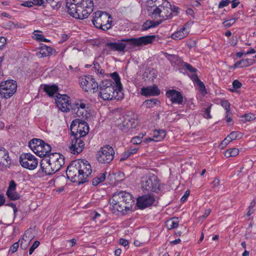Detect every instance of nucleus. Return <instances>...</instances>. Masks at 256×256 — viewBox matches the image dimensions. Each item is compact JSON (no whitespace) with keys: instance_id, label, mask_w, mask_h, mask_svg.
<instances>
[{"instance_id":"f257e3e1","label":"nucleus","mask_w":256,"mask_h":256,"mask_svg":"<svg viewBox=\"0 0 256 256\" xmlns=\"http://www.w3.org/2000/svg\"><path fill=\"white\" fill-rule=\"evenodd\" d=\"M92 172V167L85 160H76L72 161L66 169L68 178L78 184L88 182Z\"/></svg>"},{"instance_id":"f03ea898","label":"nucleus","mask_w":256,"mask_h":256,"mask_svg":"<svg viewBox=\"0 0 256 256\" xmlns=\"http://www.w3.org/2000/svg\"><path fill=\"white\" fill-rule=\"evenodd\" d=\"M93 0H66V8L73 18L83 20L93 11Z\"/></svg>"},{"instance_id":"7ed1b4c3","label":"nucleus","mask_w":256,"mask_h":256,"mask_svg":"<svg viewBox=\"0 0 256 256\" xmlns=\"http://www.w3.org/2000/svg\"><path fill=\"white\" fill-rule=\"evenodd\" d=\"M156 36H146L138 38H124L118 42H108L106 47L113 51L122 52L126 47L124 42H127L130 45L134 46H140L151 44L156 38Z\"/></svg>"},{"instance_id":"20e7f679","label":"nucleus","mask_w":256,"mask_h":256,"mask_svg":"<svg viewBox=\"0 0 256 256\" xmlns=\"http://www.w3.org/2000/svg\"><path fill=\"white\" fill-rule=\"evenodd\" d=\"M152 6H148L147 10L149 14L168 20L172 18V8L170 4L166 0H150L148 2Z\"/></svg>"},{"instance_id":"39448f33","label":"nucleus","mask_w":256,"mask_h":256,"mask_svg":"<svg viewBox=\"0 0 256 256\" xmlns=\"http://www.w3.org/2000/svg\"><path fill=\"white\" fill-rule=\"evenodd\" d=\"M113 84V82L111 80H104L99 85V96L104 100H108L116 98L119 91Z\"/></svg>"},{"instance_id":"423d86ee","label":"nucleus","mask_w":256,"mask_h":256,"mask_svg":"<svg viewBox=\"0 0 256 256\" xmlns=\"http://www.w3.org/2000/svg\"><path fill=\"white\" fill-rule=\"evenodd\" d=\"M114 154L113 148L110 145H106L97 152L96 158L100 163L109 164L114 160Z\"/></svg>"},{"instance_id":"0eeeda50","label":"nucleus","mask_w":256,"mask_h":256,"mask_svg":"<svg viewBox=\"0 0 256 256\" xmlns=\"http://www.w3.org/2000/svg\"><path fill=\"white\" fill-rule=\"evenodd\" d=\"M17 84L16 81L8 80L0 82V96L2 98H8L16 92Z\"/></svg>"},{"instance_id":"6e6552de","label":"nucleus","mask_w":256,"mask_h":256,"mask_svg":"<svg viewBox=\"0 0 256 256\" xmlns=\"http://www.w3.org/2000/svg\"><path fill=\"white\" fill-rule=\"evenodd\" d=\"M72 134H77L78 136L84 138L89 132V126L84 120L80 119L74 120L70 126Z\"/></svg>"},{"instance_id":"1a4fd4ad","label":"nucleus","mask_w":256,"mask_h":256,"mask_svg":"<svg viewBox=\"0 0 256 256\" xmlns=\"http://www.w3.org/2000/svg\"><path fill=\"white\" fill-rule=\"evenodd\" d=\"M142 188L145 192H156L160 189V184L157 180L156 177L152 176H144L141 182Z\"/></svg>"},{"instance_id":"9d476101","label":"nucleus","mask_w":256,"mask_h":256,"mask_svg":"<svg viewBox=\"0 0 256 256\" xmlns=\"http://www.w3.org/2000/svg\"><path fill=\"white\" fill-rule=\"evenodd\" d=\"M20 162L23 168L30 170L35 169L38 164L36 158L30 153L22 154L20 156Z\"/></svg>"},{"instance_id":"9b49d317","label":"nucleus","mask_w":256,"mask_h":256,"mask_svg":"<svg viewBox=\"0 0 256 256\" xmlns=\"http://www.w3.org/2000/svg\"><path fill=\"white\" fill-rule=\"evenodd\" d=\"M109 203L110 204V208L114 210V212L117 211L122 212L123 214H124V211L127 212L130 210H127L126 204L122 200H121L120 196L116 194V192H115L112 198L110 199Z\"/></svg>"},{"instance_id":"f8f14e48","label":"nucleus","mask_w":256,"mask_h":256,"mask_svg":"<svg viewBox=\"0 0 256 256\" xmlns=\"http://www.w3.org/2000/svg\"><path fill=\"white\" fill-rule=\"evenodd\" d=\"M70 141L69 148L71 153L75 154L82 152L84 146V138L78 136L77 134H72Z\"/></svg>"},{"instance_id":"ddd939ff","label":"nucleus","mask_w":256,"mask_h":256,"mask_svg":"<svg viewBox=\"0 0 256 256\" xmlns=\"http://www.w3.org/2000/svg\"><path fill=\"white\" fill-rule=\"evenodd\" d=\"M80 84L82 88L86 92H91L92 90H93V92H94L99 88L98 82L90 76H86L84 78H82Z\"/></svg>"},{"instance_id":"4468645a","label":"nucleus","mask_w":256,"mask_h":256,"mask_svg":"<svg viewBox=\"0 0 256 256\" xmlns=\"http://www.w3.org/2000/svg\"><path fill=\"white\" fill-rule=\"evenodd\" d=\"M70 98L66 94H58L56 103L58 108L63 112H68L71 110L72 104L70 102Z\"/></svg>"},{"instance_id":"2eb2a0df","label":"nucleus","mask_w":256,"mask_h":256,"mask_svg":"<svg viewBox=\"0 0 256 256\" xmlns=\"http://www.w3.org/2000/svg\"><path fill=\"white\" fill-rule=\"evenodd\" d=\"M47 157L50 162L52 166H53V170H55L54 171H56V172L64 164V156L59 153L50 154Z\"/></svg>"},{"instance_id":"dca6fc26","label":"nucleus","mask_w":256,"mask_h":256,"mask_svg":"<svg viewBox=\"0 0 256 256\" xmlns=\"http://www.w3.org/2000/svg\"><path fill=\"white\" fill-rule=\"evenodd\" d=\"M112 18V16L109 14L98 10L94 13L92 22L94 26L98 28L102 26L104 24H106L108 20Z\"/></svg>"},{"instance_id":"f3484780","label":"nucleus","mask_w":256,"mask_h":256,"mask_svg":"<svg viewBox=\"0 0 256 256\" xmlns=\"http://www.w3.org/2000/svg\"><path fill=\"white\" fill-rule=\"evenodd\" d=\"M71 110L78 117H87V111L86 110V104L82 100H78L72 105Z\"/></svg>"},{"instance_id":"a211bd4d","label":"nucleus","mask_w":256,"mask_h":256,"mask_svg":"<svg viewBox=\"0 0 256 256\" xmlns=\"http://www.w3.org/2000/svg\"><path fill=\"white\" fill-rule=\"evenodd\" d=\"M166 96L173 104L181 105L183 104L184 98L180 92L175 90H170L166 92Z\"/></svg>"},{"instance_id":"6ab92c4d","label":"nucleus","mask_w":256,"mask_h":256,"mask_svg":"<svg viewBox=\"0 0 256 256\" xmlns=\"http://www.w3.org/2000/svg\"><path fill=\"white\" fill-rule=\"evenodd\" d=\"M155 199L150 194H146L138 197L137 199V206L141 208H144L154 204Z\"/></svg>"},{"instance_id":"aec40b11","label":"nucleus","mask_w":256,"mask_h":256,"mask_svg":"<svg viewBox=\"0 0 256 256\" xmlns=\"http://www.w3.org/2000/svg\"><path fill=\"white\" fill-rule=\"evenodd\" d=\"M11 164L8 151L3 147H0V170L6 168Z\"/></svg>"},{"instance_id":"412c9836","label":"nucleus","mask_w":256,"mask_h":256,"mask_svg":"<svg viewBox=\"0 0 256 256\" xmlns=\"http://www.w3.org/2000/svg\"><path fill=\"white\" fill-rule=\"evenodd\" d=\"M116 194L120 196L121 200L124 201L126 204L127 210H132L134 202V198L132 195L125 191H120L118 193L116 192Z\"/></svg>"},{"instance_id":"4be33fe9","label":"nucleus","mask_w":256,"mask_h":256,"mask_svg":"<svg viewBox=\"0 0 256 256\" xmlns=\"http://www.w3.org/2000/svg\"><path fill=\"white\" fill-rule=\"evenodd\" d=\"M141 94L146 97L157 96L160 94V90L156 84L152 86L144 87L141 89Z\"/></svg>"},{"instance_id":"5701e85b","label":"nucleus","mask_w":256,"mask_h":256,"mask_svg":"<svg viewBox=\"0 0 256 256\" xmlns=\"http://www.w3.org/2000/svg\"><path fill=\"white\" fill-rule=\"evenodd\" d=\"M50 163L48 157L44 158L40 162L41 170L46 174L51 175L56 172L55 170H53V166Z\"/></svg>"},{"instance_id":"b1692460","label":"nucleus","mask_w":256,"mask_h":256,"mask_svg":"<svg viewBox=\"0 0 256 256\" xmlns=\"http://www.w3.org/2000/svg\"><path fill=\"white\" fill-rule=\"evenodd\" d=\"M39 148H38V150H36V154L40 157H47L48 154L50 152L52 148L50 145L46 143L44 141L43 144H41Z\"/></svg>"},{"instance_id":"393cba45","label":"nucleus","mask_w":256,"mask_h":256,"mask_svg":"<svg viewBox=\"0 0 256 256\" xmlns=\"http://www.w3.org/2000/svg\"><path fill=\"white\" fill-rule=\"evenodd\" d=\"M55 52V50L52 48L44 45L40 48L36 54L38 57L42 58L51 55Z\"/></svg>"},{"instance_id":"a878e982","label":"nucleus","mask_w":256,"mask_h":256,"mask_svg":"<svg viewBox=\"0 0 256 256\" xmlns=\"http://www.w3.org/2000/svg\"><path fill=\"white\" fill-rule=\"evenodd\" d=\"M166 135V132L164 130H154V138L155 140L151 138L146 139V142H148L152 140H154L155 142H158L162 140Z\"/></svg>"},{"instance_id":"bb28decb","label":"nucleus","mask_w":256,"mask_h":256,"mask_svg":"<svg viewBox=\"0 0 256 256\" xmlns=\"http://www.w3.org/2000/svg\"><path fill=\"white\" fill-rule=\"evenodd\" d=\"M44 143V140L38 138H33L28 142V146L30 149L36 154L38 148L42 145L41 144Z\"/></svg>"},{"instance_id":"cd10ccee","label":"nucleus","mask_w":256,"mask_h":256,"mask_svg":"<svg viewBox=\"0 0 256 256\" xmlns=\"http://www.w3.org/2000/svg\"><path fill=\"white\" fill-rule=\"evenodd\" d=\"M58 87L56 84H45L44 86V90L50 96H52L58 91Z\"/></svg>"},{"instance_id":"c85d7f7f","label":"nucleus","mask_w":256,"mask_h":256,"mask_svg":"<svg viewBox=\"0 0 256 256\" xmlns=\"http://www.w3.org/2000/svg\"><path fill=\"white\" fill-rule=\"evenodd\" d=\"M254 60L248 58L241 60L236 62L233 66V68H235L236 67H246L252 65L254 63Z\"/></svg>"},{"instance_id":"c756f323","label":"nucleus","mask_w":256,"mask_h":256,"mask_svg":"<svg viewBox=\"0 0 256 256\" xmlns=\"http://www.w3.org/2000/svg\"><path fill=\"white\" fill-rule=\"evenodd\" d=\"M111 77L114 82H113L114 86L117 88L119 92H121L122 90V84L120 82V78L117 72H114L111 74Z\"/></svg>"},{"instance_id":"7c9ffc66","label":"nucleus","mask_w":256,"mask_h":256,"mask_svg":"<svg viewBox=\"0 0 256 256\" xmlns=\"http://www.w3.org/2000/svg\"><path fill=\"white\" fill-rule=\"evenodd\" d=\"M162 22V20L154 21L150 20H146L143 24L142 27V30H146L149 28H154L158 26Z\"/></svg>"},{"instance_id":"2f4dec72","label":"nucleus","mask_w":256,"mask_h":256,"mask_svg":"<svg viewBox=\"0 0 256 256\" xmlns=\"http://www.w3.org/2000/svg\"><path fill=\"white\" fill-rule=\"evenodd\" d=\"M186 28L183 27L180 30L174 32L172 35V38L176 40H179L184 38L187 35L186 33H184V31L186 30Z\"/></svg>"},{"instance_id":"473e14b6","label":"nucleus","mask_w":256,"mask_h":256,"mask_svg":"<svg viewBox=\"0 0 256 256\" xmlns=\"http://www.w3.org/2000/svg\"><path fill=\"white\" fill-rule=\"evenodd\" d=\"M160 104V102L157 98H153L150 100H146L143 103V106L146 108H151Z\"/></svg>"},{"instance_id":"72a5a7b5","label":"nucleus","mask_w":256,"mask_h":256,"mask_svg":"<svg viewBox=\"0 0 256 256\" xmlns=\"http://www.w3.org/2000/svg\"><path fill=\"white\" fill-rule=\"evenodd\" d=\"M106 179V174L100 173L96 177L92 180V184L94 186L98 185L103 182Z\"/></svg>"},{"instance_id":"f704fd0d","label":"nucleus","mask_w":256,"mask_h":256,"mask_svg":"<svg viewBox=\"0 0 256 256\" xmlns=\"http://www.w3.org/2000/svg\"><path fill=\"white\" fill-rule=\"evenodd\" d=\"M238 20V18L236 14H234L233 17L230 20H224V22L222 23L224 26L226 28H228L230 27L232 24H234V22Z\"/></svg>"},{"instance_id":"c9c22d12","label":"nucleus","mask_w":256,"mask_h":256,"mask_svg":"<svg viewBox=\"0 0 256 256\" xmlns=\"http://www.w3.org/2000/svg\"><path fill=\"white\" fill-rule=\"evenodd\" d=\"M31 240L32 239L29 240L26 234H25L22 238L20 248L22 250H26L28 247Z\"/></svg>"},{"instance_id":"e433bc0d","label":"nucleus","mask_w":256,"mask_h":256,"mask_svg":"<svg viewBox=\"0 0 256 256\" xmlns=\"http://www.w3.org/2000/svg\"><path fill=\"white\" fill-rule=\"evenodd\" d=\"M240 120L243 122H250L256 119L255 114L252 113L246 114L241 116Z\"/></svg>"},{"instance_id":"4c0bfd02","label":"nucleus","mask_w":256,"mask_h":256,"mask_svg":"<svg viewBox=\"0 0 256 256\" xmlns=\"http://www.w3.org/2000/svg\"><path fill=\"white\" fill-rule=\"evenodd\" d=\"M6 195L8 197L10 200H17L20 198V195L16 192V190H7L6 191Z\"/></svg>"},{"instance_id":"58836bf2","label":"nucleus","mask_w":256,"mask_h":256,"mask_svg":"<svg viewBox=\"0 0 256 256\" xmlns=\"http://www.w3.org/2000/svg\"><path fill=\"white\" fill-rule=\"evenodd\" d=\"M239 153V150L238 148H232L229 150H228L224 154V156L229 158L230 156H237Z\"/></svg>"},{"instance_id":"ea45409f","label":"nucleus","mask_w":256,"mask_h":256,"mask_svg":"<svg viewBox=\"0 0 256 256\" xmlns=\"http://www.w3.org/2000/svg\"><path fill=\"white\" fill-rule=\"evenodd\" d=\"M38 32V30H34V34L35 38L36 40H38L40 42H45L50 41L48 39L44 38V36L42 34H38L37 32Z\"/></svg>"},{"instance_id":"a19ab883","label":"nucleus","mask_w":256,"mask_h":256,"mask_svg":"<svg viewBox=\"0 0 256 256\" xmlns=\"http://www.w3.org/2000/svg\"><path fill=\"white\" fill-rule=\"evenodd\" d=\"M112 20L111 19L108 20L106 24H104L102 25V26L98 28L102 29L103 30H106L112 27Z\"/></svg>"},{"instance_id":"79ce46f5","label":"nucleus","mask_w":256,"mask_h":256,"mask_svg":"<svg viewBox=\"0 0 256 256\" xmlns=\"http://www.w3.org/2000/svg\"><path fill=\"white\" fill-rule=\"evenodd\" d=\"M167 57V58L170 61V62H174V61H179V62H181V58H180V57H179L178 56H176V55H174V54H168Z\"/></svg>"},{"instance_id":"37998d69","label":"nucleus","mask_w":256,"mask_h":256,"mask_svg":"<svg viewBox=\"0 0 256 256\" xmlns=\"http://www.w3.org/2000/svg\"><path fill=\"white\" fill-rule=\"evenodd\" d=\"M212 106V104H210L208 108H206L204 110V117L207 119H210L212 118V116L210 114V112Z\"/></svg>"},{"instance_id":"c03bdc74","label":"nucleus","mask_w":256,"mask_h":256,"mask_svg":"<svg viewBox=\"0 0 256 256\" xmlns=\"http://www.w3.org/2000/svg\"><path fill=\"white\" fill-rule=\"evenodd\" d=\"M232 140L240 138H242L241 133L238 132H232L230 134Z\"/></svg>"},{"instance_id":"a18cd8bd","label":"nucleus","mask_w":256,"mask_h":256,"mask_svg":"<svg viewBox=\"0 0 256 256\" xmlns=\"http://www.w3.org/2000/svg\"><path fill=\"white\" fill-rule=\"evenodd\" d=\"M40 242L36 240L35 241L32 245L30 246L29 250V254L30 255L32 254V252H34L36 248L40 245Z\"/></svg>"},{"instance_id":"49530a36","label":"nucleus","mask_w":256,"mask_h":256,"mask_svg":"<svg viewBox=\"0 0 256 256\" xmlns=\"http://www.w3.org/2000/svg\"><path fill=\"white\" fill-rule=\"evenodd\" d=\"M221 105L226 110V112H228L230 111V104L228 100H222Z\"/></svg>"},{"instance_id":"de8ad7c7","label":"nucleus","mask_w":256,"mask_h":256,"mask_svg":"<svg viewBox=\"0 0 256 256\" xmlns=\"http://www.w3.org/2000/svg\"><path fill=\"white\" fill-rule=\"evenodd\" d=\"M142 136H135L132 138L131 142L132 143L134 144H140L142 142Z\"/></svg>"},{"instance_id":"09e8293b","label":"nucleus","mask_w":256,"mask_h":256,"mask_svg":"<svg viewBox=\"0 0 256 256\" xmlns=\"http://www.w3.org/2000/svg\"><path fill=\"white\" fill-rule=\"evenodd\" d=\"M169 222L170 223V227L169 228L170 229L176 228L178 226V218L170 220Z\"/></svg>"},{"instance_id":"8fccbe9b","label":"nucleus","mask_w":256,"mask_h":256,"mask_svg":"<svg viewBox=\"0 0 256 256\" xmlns=\"http://www.w3.org/2000/svg\"><path fill=\"white\" fill-rule=\"evenodd\" d=\"M18 246H19L18 242H14L10 246L9 252H11L12 254L14 253V252H16L17 250Z\"/></svg>"},{"instance_id":"3c124183","label":"nucleus","mask_w":256,"mask_h":256,"mask_svg":"<svg viewBox=\"0 0 256 256\" xmlns=\"http://www.w3.org/2000/svg\"><path fill=\"white\" fill-rule=\"evenodd\" d=\"M184 66L185 68L191 72H196V69L193 68L190 64L184 62Z\"/></svg>"},{"instance_id":"603ef678","label":"nucleus","mask_w":256,"mask_h":256,"mask_svg":"<svg viewBox=\"0 0 256 256\" xmlns=\"http://www.w3.org/2000/svg\"><path fill=\"white\" fill-rule=\"evenodd\" d=\"M230 2L229 0H222L219 3L218 7L219 8H222L228 6Z\"/></svg>"},{"instance_id":"864d4df0","label":"nucleus","mask_w":256,"mask_h":256,"mask_svg":"<svg viewBox=\"0 0 256 256\" xmlns=\"http://www.w3.org/2000/svg\"><path fill=\"white\" fill-rule=\"evenodd\" d=\"M233 88L235 89H238L242 87V84L238 80H236L232 82Z\"/></svg>"},{"instance_id":"5fc2aeb1","label":"nucleus","mask_w":256,"mask_h":256,"mask_svg":"<svg viewBox=\"0 0 256 256\" xmlns=\"http://www.w3.org/2000/svg\"><path fill=\"white\" fill-rule=\"evenodd\" d=\"M33 2L34 5L46 6V5H45V0H33Z\"/></svg>"},{"instance_id":"6e6d98bb","label":"nucleus","mask_w":256,"mask_h":256,"mask_svg":"<svg viewBox=\"0 0 256 256\" xmlns=\"http://www.w3.org/2000/svg\"><path fill=\"white\" fill-rule=\"evenodd\" d=\"M16 184L14 180H11L10 182L9 186L7 190H16Z\"/></svg>"},{"instance_id":"4d7b16f0","label":"nucleus","mask_w":256,"mask_h":256,"mask_svg":"<svg viewBox=\"0 0 256 256\" xmlns=\"http://www.w3.org/2000/svg\"><path fill=\"white\" fill-rule=\"evenodd\" d=\"M94 68L98 73L102 74V70H100L101 68L100 64L98 62H94L93 63Z\"/></svg>"},{"instance_id":"13d9d810","label":"nucleus","mask_w":256,"mask_h":256,"mask_svg":"<svg viewBox=\"0 0 256 256\" xmlns=\"http://www.w3.org/2000/svg\"><path fill=\"white\" fill-rule=\"evenodd\" d=\"M130 156V154H129V152L126 151V152H124L122 156L120 158V161L122 162V161H124V160H126Z\"/></svg>"},{"instance_id":"bf43d9fd","label":"nucleus","mask_w":256,"mask_h":256,"mask_svg":"<svg viewBox=\"0 0 256 256\" xmlns=\"http://www.w3.org/2000/svg\"><path fill=\"white\" fill-rule=\"evenodd\" d=\"M196 83L198 84V86L200 87V90L201 91H204V90H206V88H205L204 84L202 82H201L200 80H198L196 82Z\"/></svg>"},{"instance_id":"052dcab7","label":"nucleus","mask_w":256,"mask_h":256,"mask_svg":"<svg viewBox=\"0 0 256 256\" xmlns=\"http://www.w3.org/2000/svg\"><path fill=\"white\" fill-rule=\"evenodd\" d=\"M6 40L4 37H0V49H2L4 46H5Z\"/></svg>"},{"instance_id":"680f3d73","label":"nucleus","mask_w":256,"mask_h":256,"mask_svg":"<svg viewBox=\"0 0 256 256\" xmlns=\"http://www.w3.org/2000/svg\"><path fill=\"white\" fill-rule=\"evenodd\" d=\"M21 5L30 8L32 6L34 5V4L33 1H27L24 2Z\"/></svg>"},{"instance_id":"e2e57ef3","label":"nucleus","mask_w":256,"mask_h":256,"mask_svg":"<svg viewBox=\"0 0 256 256\" xmlns=\"http://www.w3.org/2000/svg\"><path fill=\"white\" fill-rule=\"evenodd\" d=\"M226 120V122L229 123L232 121V118L231 116H230V111L228 112H226V116L225 118Z\"/></svg>"},{"instance_id":"0e129e2a","label":"nucleus","mask_w":256,"mask_h":256,"mask_svg":"<svg viewBox=\"0 0 256 256\" xmlns=\"http://www.w3.org/2000/svg\"><path fill=\"white\" fill-rule=\"evenodd\" d=\"M171 8H172V13H175L176 15L178 14V10L179 8L178 6H171Z\"/></svg>"},{"instance_id":"69168bd1","label":"nucleus","mask_w":256,"mask_h":256,"mask_svg":"<svg viewBox=\"0 0 256 256\" xmlns=\"http://www.w3.org/2000/svg\"><path fill=\"white\" fill-rule=\"evenodd\" d=\"M119 243L120 245L123 246H128V240H127L125 239H123V238H120V240Z\"/></svg>"},{"instance_id":"338daca9","label":"nucleus","mask_w":256,"mask_h":256,"mask_svg":"<svg viewBox=\"0 0 256 256\" xmlns=\"http://www.w3.org/2000/svg\"><path fill=\"white\" fill-rule=\"evenodd\" d=\"M189 195L190 192L188 190L186 191L184 195L182 196V198L180 199L181 202H184Z\"/></svg>"},{"instance_id":"774afa93","label":"nucleus","mask_w":256,"mask_h":256,"mask_svg":"<svg viewBox=\"0 0 256 256\" xmlns=\"http://www.w3.org/2000/svg\"><path fill=\"white\" fill-rule=\"evenodd\" d=\"M230 142L226 140V138H224V140L221 142L220 146L221 148H224L226 147Z\"/></svg>"}]
</instances>
